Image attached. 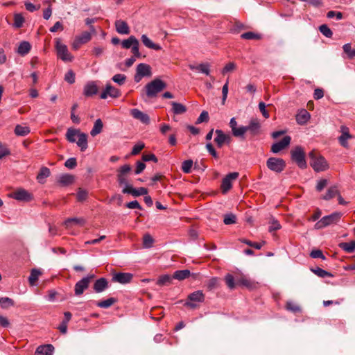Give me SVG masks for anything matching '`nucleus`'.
Segmentation results:
<instances>
[{"mask_svg":"<svg viewBox=\"0 0 355 355\" xmlns=\"http://www.w3.org/2000/svg\"><path fill=\"white\" fill-rule=\"evenodd\" d=\"M342 216L343 213L340 211H335L329 215L324 216L315 223V228L319 230L331 225H336L340 221Z\"/></svg>","mask_w":355,"mask_h":355,"instance_id":"2","label":"nucleus"},{"mask_svg":"<svg viewBox=\"0 0 355 355\" xmlns=\"http://www.w3.org/2000/svg\"><path fill=\"white\" fill-rule=\"evenodd\" d=\"M115 27L118 33L127 35L130 33V28L126 21L123 20H116L115 21Z\"/></svg>","mask_w":355,"mask_h":355,"instance_id":"22","label":"nucleus"},{"mask_svg":"<svg viewBox=\"0 0 355 355\" xmlns=\"http://www.w3.org/2000/svg\"><path fill=\"white\" fill-rule=\"evenodd\" d=\"M92 32L85 31L76 37H78L80 42L85 44L92 39Z\"/></svg>","mask_w":355,"mask_h":355,"instance_id":"50","label":"nucleus"},{"mask_svg":"<svg viewBox=\"0 0 355 355\" xmlns=\"http://www.w3.org/2000/svg\"><path fill=\"white\" fill-rule=\"evenodd\" d=\"M224 280L230 290H234L236 288V286H238L236 283V279H235L234 276L230 273H227L225 276Z\"/></svg>","mask_w":355,"mask_h":355,"instance_id":"31","label":"nucleus"},{"mask_svg":"<svg viewBox=\"0 0 355 355\" xmlns=\"http://www.w3.org/2000/svg\"><path fill=\"white\" fill-rule=\"evenodd\" d=\"M77 165L76 159L75 157H70L64 163V166L69 168L73 169Z\"/></svg>","mask_w":355,"mask_h":355,"instance_id":"64","label":"nucleus"},{"mask_svg":"<svg viewBox=\"0 0 355 355\" xmlns=\"http://www.w3.org/2000/svg\"><path fill=\"white\" fill-rule=\"evenodd\" d=\"M310 116V114L303 109L297 114L296 121L298 124L304 125L309 120Z\"/></svg>","mask_w":355,"mask_h":355,"instance_id":"25","label":"nucleus"},{"mask_svg":"<svg viewBox=\"0 0 355 355\" xmlns=\"http://www.w3.org/2000/svg\"><path fill=\"white\" fill-rule=\"evenodd\" d=\"M339 247L346 252L352 253L355 251V241L340 243Z\"/></svg>","mask_w":355,"mask_h":355,"instance_id":"35","label":"nucleus"},{"mask_svg":"<svg viewBox=\"0 0 355 355\" xmlns=\"http://www.w3.org/2000/svg\"><path fill=\"white\" fill-rule=\"evenodd\" d=\"M291 138L290 136H285L281 141L273 144L271 146V151L273 153H278L291 143Z\"/></svg>","mask_w":355,"mask_h":355,"instance_id":"14","label":"nucleus"},{"mask_svg":"<svg viewBox=\"0 0 355 355\" xmlns=\"http://www.w3.org/2000/svg\"><path fill=\"white\" fill-rule=\"evenodd\" d=\"M241 37L244 40H261L262 38V36L261 34L255 33L254 32H246L243 34H241Z\"/></svg>","mask_w":355,"mask_h":355,"instance_id":"44","label":"nucleus"},{"mask_svg":"<svg viewBox=\"0 0 355 355\" xmlns=\"http://www.w3.org/2000/svg\"><path fill=\"white\" fill-rule=\"evenodd\" d=\"M138 40L133 35H131L128 39L124 40L121 42V46L123 49H130L133 44L137 43Z\"/></svg>","mask_w":355,"mask_h":355,"instance_id":"42","label":"nucleus"},{"mask_svg":"<svg viewBox=\"0 0 355 355\" xmlns=\"http://www.w3.org/2000/svg\"><path fill=\"white\" fill-rule=\"evenodd\" d=\"M209 114L207 111H202L198 118L196 120V123L200 124L203 122H207L209 121Z\"/></svg>","mask_w":355,"mask_h":355,"instance_id":"60","label":"nucleus"},{"mask_svg":"<svg viewBox=\"0 0 355 355\" xmlns=\"http://www.w3.org/2000/svg\"><path fill=\"white\" fill-rule=\"evenodd\" d=\"M64 80L69 84L75 83V73L72 70H69L64 76Z\"/></svg>","mask_w":355,"mask_h":355,"instance_id":"62","label":"nucleus"},{"mask_svg":"<svg viewBox=\"0 0 355 355\" xmlns=\"http://www.w3.org/2000/svg\"><path fill=\"white\" fill-rule=\"evenodd\" d=\"M310 158V165L315 172L326 171L328 168V164L325 158L315 150H311L309 153Z\"/></svg>","mask_w":355,"mask_h":355,"instance_id":"1","label":"nucleus"},{"mask_svg":"<svg viewBox=\"0 0 355 355\" xmlns=\"http://www.w3.org/2000/svg\"><path fill=\"white\" fill-rule=\"evenodd\" d=\"M24 22V18L20 13H16L14 15V24L13 26L15 28H21Z\"/></svg>","mask_w":355,"mask_h":355,"instance_id":"48","label":"nucleus"},{"mask_svg":"<svg viewBox=\"0 0 355 355\" xmlns=\"http://www.w3.org/2000/svg\"><path fill=\"white\" fill-rule=\"evenodd\" d=\"M71 223H74L75 224L82 226L85 223V220L83 218H67L64 222L67 226H69Z\"/></svg>","mask_w":355,"mask_h":355,"instance_id":"52","label":"nucleus"},{"mask_svg":"<svg viewBox=\"0 0 355 355\" xmlns=\"http://www.w3.org/2000/svg\"><path fill=\"white\" fill-rule=\"evenodd\" d=\"M238 172L228 173L222 180L220 188L223 193H226L232 187V181L238 178Z\"/></svg>","mask_w":355,"mask_h":355,"instance_id":"11","label":"nucleus"},{"mask_svg":"<svg viewBox=\"0 0 355 355\" xmlns=\"http://www.w3.org/2000/svg\"><path fill=\"white\" fill-rule=\"evenodd\" d=\"M123 193L130 194L135 197H138L148 193V189L145 187H140L139 189L133 188L132 186H126L122 190Z\"/></svg>","mask_w":355,"mask_h":355,"instance_id":"16","label":"nucleus"},{"mask_svg":"<svg viewBox=\"0 0 355 355\" xmlns=\"http://www.w3.org/2000/svg\"><path fill=\"white\" fill-rule=\"evenodd\" d=\"M41 275V272L37 269H32L31 272V275L28 277V281L31 285H35V282L37 281L39 276Z\"/></svg>","mask_w":355,"mask_h":355,"instance_id":"46","label":"nucleus"},{"mask_svg":"<svg viewBox=\"0 0 355 355\" xmlns=\"http://www.w3.org/2000/svg\"><path fill=\"white\" fill-rule=\"evenodd\" d=\"M131 166L129 164H124L117 170V174L126 175L131 171Z\"/></svg>","mask_w":355,"mask_h":355,"instance_id":"61","label":"nucleus"},{"mask_svg":"<svg viewBox=\"0 0 355 355\" xmlns=\"http://www.w3.org/2000/svg\"><path fill=\"white\" fill-rule=\"evenodd\" d=\"M291 155L292 160L296 163V164L300 168H306L307 166L306 162L305 159V153L301 146H296L294 149L291 151Z\"/></svg>","mask_w":355,"mask_h":355,"instance_id":"5","label":"nucleus"},{"mask_svg":"<svg viewBox=\"0 0 355 355\" xmlns=\"http://www.w3.org/2000/svg\"><path fill=\"white\" fill-rule=\"evenodd\" d=\"M108 287V281L105 277H101L96 279L93 286L94 291L96 293H100L105 291Z\"/></svg>","mask_w":355,"mask_h":355,"instance_id":"19","label":"nucleus"},{"mask_svg":"<svg viewBox=\"0 0 355 355\" xmlns=\"http://www.w3.org/2000/svg\"><path fill=\"white\" fill-rule=\"evenodd\" d=\"M30 132V128L28 126L17 125L15 128V133L17 136H26Z\"/></svg>","mask_w":355,"mask_h":355,"instance_id":"43","label":"nucleus"},{"mask_svg":"<svg viewBox=\"0 0 355 355\" xmlns=\"http://www.w3.org/2000/svg\"><path fill=\"white\" fill-rule=\"evenodd\" d=\"M141 40L144 45L148 49L155 51H159L162 49V46L159 44L153 42L152 40H150L148 37L145 34L141 35Z\"/></svg>","mask_w":355,"mask_h":355,"instance_id":"23","label":"nucleus"},{"mask_svg":"<svg viewBox=\"0 0 355 355\" xmlns=\"http://www.w3.org/2000/svg\"><path fill=\"white\" fill-rule=\"evenodd\" d=\"M55 49L58 58L64 62H71L73 60V57L69 52L67 46L61 43L60 39L55 41Z\"/></svg>","mask_w":355,"mask_h":355,"instance_id":"7","label":"nucleus"},{"mask_svg":"<svg viewBox=\"0 0 355 355\" xmlns=\"http://www.w3.org/2000/svg\"><path fill=\"white\" fill-rule=\"evenodd\" d=\"M133 278V275L130 272H116L112 276V280L121 284L130 283Z\"/></svg>","mask_w":355,"mask_h":355,"instance_id":"12","label":"nucleus"},{"mask_svg":"<svg viewBox=\"0 0 355 355\" xmlns=\"http://www.w3.org/2000/svg\"><path fill=\"white\" fill-rule=\"evenodd\" d=\"M103 127V122L101 119H98L95 121L93 128L90 132V135L92 137H95L102 132Z\"/></svg>","mask_w":355,"mask_h":355,"instance_id":"33","label":"nucleus"},{"mask_svg":"<svg viewBox=\"0 0 355 355\" xmlns=\"http://www.w3.org/2000/svg\"><path fill=\"white\" fill-rule=\"evenodd\" d=\"M116 302H117V300L116 298L110 297V298H107V300L97 302L96 304L97 306H98L100 308L107 309V308L110 307L111 306H112Z\"/></svg>","mask_w":355,"mask_h":355,"instance_id":"37","label":"nucleus"},{"mask_svg":"<svg viewBox=\"0 0 355 355\" xmlns=\"http://www.w3.org/2000/svg\"><path fill=\"white\" fill-rule=\"evenodd\" d=\"M74 181V177L69 174H63L59 178V183L63 186L72 184Z\"/></svg>","mask_w":355,"mask_h":355,"instance_id":"39","label":"nucleus"},{"mask_svg":"<svg viewBox=\"0 0 355 355\" xmlns=\"http://www.w3.org/2000/svg\"><path fill=\"white\" fill-rule=\"evenodd\" d=\"M31 49V46L30 43L26 41H23L18 46L17 53L21 55H25L29 53Z\"/></svg>","mask_w":355,"mask_h":355,"instance_id":"32","label":"nucleus"},{"mask_svg":"<svg viewBox=\"0 0 355 355\" xmlns=\"http://www.w3.org/2000/svg\"><path fill=\"white\" fill-rule=\"evenodd\" d=\"M190 275H191V272L189 270H187V269L179 270L175 271V272L173 273V278L180 280V281H182V280L186 279L188 277H189Z\"/></svg>","mask_w":355,"mask_h":355,"instance_id":"30","label":"nucleus"},{"mask_svg":"<svg viewBox=\"0 0 355 355\" xmlns=\"http://www.w3.org/2000/svg\"><path fill=\"white\" fill-rule=\"evenodd\" d=\"M98 92V87L95 82L89 81L85 84L83 89V94L86 97H89L96 94Z\"/></svg>","mask_w":355,"mask_h":355,"instance_id":"20","label":"nucleus"},{"mask_svg":"<svg viewBox=\"0 0 355 355\" xmlns=\"http://www.w3.org/2000/svg\"><path fill=\"white\" fill-rule=\"evenodd\" d=\"M81 133L78 130L73 128H69L66 133V138L70 143H74L76 141V137H78V134Z\"/></svg>","mask_w":355,"mask_h":355,"instance_id":"36","label":"nucleus"},{"mask_svg":"<svg viewBox=\"0 0 355 355\" xmlns=\"http://www.w3.org/2000/svg\"><path fill=\"white\" fill-rule=\"evenodd\" d=\"M266 166L270 171L279 173L286 168V162L282 158L270 157L267 159Z\"/></svg>","mask_w":355,"mask_h":355,"instance_id":"6","label":"nucleus"},{"mask_svg":"<svg viewBox=\"0 0 355 355\" xmlns=\"http://www.w3.org/2000/svg\"><path fill=\"white\" fill-rule=\"evenodd\" d=\"M112 80L119 85H123L126 80V76L121 73L114 75Z\"/></svg>","mask_w":355,"mask_h":355,"instance_id":"54","label":"nucleus"},{"mask_svg":"<svg viewBox=\"0 0 355 355\" xmlns=\"http://www.w3.org/2000/svg\"><path fill=\"white\" fill-rule=\"evenodd\" d=\"M189 67L193 71H197L207 76L210 73V64L207 62L200 63L198 65L189 64Z\"/></svg>","mask_w":355,"mask_h":355,"instance_id":"21","label":"nucleus"},{"mask_svg":"<svg viewBox=\"0 0 355 355\" xmlns=\"http://www.w3.org/2000/svg\"><path fill=\"white\" fill-rule=\"evenodd\" d=\"M338 193L337 187L332 186L328 189L327 193L322 197V198L325 200H329L338 195Z\"/></svg>","mask_w":355,"mask_h":355,"instance_id":"38","label":"nucleus"},{"mask_svg":"<svg viewBox=\"0 0 355 355\" xmlns=\"http://www.w3.org/2000/svg\"><path fill=\"white\" fill-rule=\"evenodd\" d=\"M172 279L173 276L168 274L161 275L157 281V284L159 286L168 285L171 283Z\"/></svg>","mask_w":355,"mask_h":355,"instance_id":"41","label":"nucleus"},{"mask_svg":"<svg viewBox=\"0 0 355 355\" xmlns=\"http://www.w3.org/2000/svg\"><path fill=\"white\" fill-rule=\"evenodd\" d=\"M343 51L347 54L349 59H353L355 58V48L352 49V45L350 43H347L343 46Z\"/></svg>","mask_w":355,"mask_h":355,"instance_id":"45","label":"nucleus"},{"mask_svg":"<svg viewBox=\"0 0 355 355\" xmlns=\"http://www.w3.org/2000/svg\"><path fill=\"white\" fill-rule=\"evenodd\" d=\"M319 30L323 35L328 38H331L333 35L332 31L326 24H322L320 26Z\"/></svg>","mask_w":355,"mask_h":355,"instance_id":"51","label":"nucleus"},{"mask_svg":"<svg viewBox=\"0 0 355 355\" xmlns=\"http://www.w3.org/2000/svg\"><path fill=\"white\" fill-rule=\"evenodd\" d=\"M216 133V137L214 139V141L216 144V146L218 148H221L225 144V138L226 136V134L220 129H217L215 130Z\"/></svg>","mask_w":355,"mask_h":355,"instance_id":"27","label":"nucleus"},{"mask_svg":"<svg viewBox=\"0 0 355 355\" xmlns=\"http://www.w3.org/2000/svg\"><path fill=\"white\" fill-rule=\"evenodd\" d=\"M341 135L338 137V141L340 144L344 148L348 147L347 140L351 139L352 136L349 133V128L345 125H342L340 127Z\"/></svg>","mask_w":355,"mask_h":355,"instance_id":"18","label":"nucleus"},{"mask_svg":"<svg viewBox=\"0 0 355 355\" xmlns=\"http://www.w3.org/2000/svg\"><path fill=\"white\" fill-rule=\"evenodd\" d=\"M0 306L2 309H8L14 306V301L8 297H0Z\"/></svg>","mask_w":355,"mask_h":355,"instance_id":"47","label":"nucleus"},{"mask_svg":"<svg viewBox=\"0 0 355 355\" xmlns=\"http://www.w3.org/2000/svg\"><path fill=\"white\" fill-rule=\"evenodd\" d=\"M205 300V295L203 293V292L200 290L194 291L191 293H190L188 297L187 300L184 303V306L186 307H188L191 309H196L198 307H199V303L204 302Z\"/></svg>","mask_w":355,"mask_h":355,"instance_id":"4","label":"nucleus"},{"mask_svg":"<svg viewBox=\"0 0 355 355\" xmlns=\"http://www.w3.org/2000/svg\"><path fill=\"white\" fill-rule=\"evenodd\" d=\"M130 114L134 119L140 121L142 123L146 125L150 123V120L149 116L141 110L136 108L132 109Z\"/></svg>","mask_w":355,"mask_h":355,"instance_id":"17","label":"nucleus"},{"mask_svg":"<svg viewBox=\"0 0 355 355\" xmlns=\"http://www.w3.org/2000/svg\"><path fill=\"white\" fill-rule=\"evenodd\" d=\"M166 87V84L163 80L155 78L145 86L146 93L148 97L153 98Z\"/></svg>","mask_w":355,"mask_h":355,"instance_id":"3","label":"nucleus"},{"mask_svg":"<svg viewBox=\"0 0 355 355\" xmlns=\"http://www.w3.org/2000/svg\"><path fill=\"white\" fill-rule=\"evenodd\" d=\"M145 145L143 142H139L135 144L131 151L132 155H136L140 153V151L144 148Z\"/></svg>","mask_w":355,"mask_h":355,"instance_id":"63","label":"nucleus"},{"mask_svg":"<svg viewBox=\"0 0 355 355\" xmlns=\"http://www.w3.org/2000/svg\"><path fill=\"white\" fill-rule=\"evenodd\" d=\"M95 277L94 274H89L86 277L77 282L74 286L75 295L79 296L82 295L85 290H86L91 282Z\"/></svg>","mask_w":355,"mask_h":355,"instance_id":"9","label":"nucleus"},{"mask_svg":"<svg viewBox=\"0 0 355 355\" xmlns=\"http://www.w3.org/2000/svg\"><path fill=\"white\" fill-rule=\"evenodd\" d=\"M53 350L54 347L51 344L41 345L37 348L35 355H52Z\"/></svg>","mask_w":355,"mask_h":355,"instance_id":"24","label":"nucleus"},{"mask_svg":"<svg viewBox=\"0 0 355 355\" xmlns=\"http://www.w3.org/2000/svg\"><path fill=\"white\" fill-rule=\"evenodd\" d=\"M151 75V67L148 64L140 63L137 66L134 80L136 83H139L141 81L142 78L149 77Z\"/></svg>","mask_w":355,"mask_h":355,"instance_id":"8","label":"nucleus"},{"mask_svg":"<svg viewBox=\"0 0 355 355\" xmlns=\"http://www.w3.org/2000/svg\"><path fill=\"white\" fill-rule=\"evenodd\" d=\"M10 197L16 200L22 202H30L33 199V194L22 188L18 189L12 193Z\"/></svg>","mask_w":355,"mask_h":355,"instance_id":"10","label":"nucleus"},{"mask_svg":"<svg viewBox=\"0 0 355 355\" xmlns=\"http://www.w3.org/2000/svg\"><path fill=\"white\" fill-rule=\"evenodd\" d=\"M311 271L315 274L317 276L320 277H322V278H324V277H334V275L331 274V272L324 270V269H322L319 267H317L315 268H311Z\"/></svg>","mask_w":355,"mask_h":355,"instance_id":"40","label":"nucleus"},{"mask_svg":"<svg viewBox=\"0 0 355 355\" xmlns=\"http://www.w3.org/2000/svg\"><path fill=\"white\" fill-rule=\"evenodd\" d=\"M246 127V132H249L252 137L259 135L261 129V124L258 119H252Z\"/></svg>","mask_w":355,"mask_h":355,"instance_id":"13","label":"nucleus"},{"mask_svg":"<svg viewBox=\"0 0 355 355\" xmlns=\"http://www.w3.org/2000/svg\"><path fill=\"white\" fill-rule=\"evenodd\" d=\"M172 112L174 114H182L186 112L187 107L182 103L171 102Z\"/></svg>","mask_w":355,"mask_h":355,"instance_id":"34","label":"nucleus"},{"mask_svg":"<svg viewBox=\"0 0 355 355\" xmlns=\"http://www.w3.org/2000/svg\"><path fill=\"white\" fill-rule=\"evenodd\" d=\"M219 279L218 277L211 278L207 283V288L209 291H212L218 286Z\"/></svg>","mask_w":355,"mask_h":355,"instance_id":"53","label":"nucleus"},{"mask_svg":"<svg viewBox=\"0 0 355 355\" xmlns=\"http://www.w3.org/2000/svg\"><path fill=\"white\" fill-rule=\"evenodd\" d=\"M232 132L234 137L244 138L245 133L246 132V127L243 125L239 128L236 127Z\"/></svg>","mask_w":355,"mask_h":355,"instance_id":"49","label":"nucleus"},{"mask_svg":"<svg viewBox=\"0 0 355 355\" xmlns=\"http://www.w3.org/2000/svg\"><path fill=\"white\" fill-rule=\"evenodd\" d=\"M236 283L238 286H244L249 289H252L254 287V283L244 276L237 278Z\"/></svg>","mask_w":355,"mask_h":355,"instance_id":"29","label":"nucleus"},{"mask_svg":"<svg viewBox=\"0 0 355 355\" xmlns=\"http://www.w3.org/2000/svg\"><path fill=\"white\" fill-rule=\"evenodd\" d=\"M121 95L120 90L110 84H107L104 91L101 94V98L106 99L108 96L117 98Z\"/></svg>","mask_w":355,"mask_h":355,"instance_id":"15","label":"nucleus"},{"mask_svg":"<svg viewBox=\"0 0 355 355\" xmlns=\"http://www.w3.org/2000/svg\"><path fill=\"white\" fill-rule=\"evenodd\" d=\"M153 243V239L150 234H146L143 239V245L146 248L152 247Z\"/></svg>","mask_w":355,"mask_h":355,"instance_id":"59","label":"nucleus"},{"mask_svg":"<svg viewBox=\"0 0 355 355\" xmlns=\"http://www.w3.org/2000/svg\"><path fill=\"white\" fill-rule=\"evenodd\" d=\"M193 166V161L191 159H187L182 162V170L185 173H189L191 171Z\"/></svg>","mask_w":355,"mask_h":355,"instance_id":"55","label":"nucleus"},{"mask_svg":"<svg viewBox=\"0 0 355 355\" xmlns=\"http://www.w3.org/2000/svg\"><path fill=\"white\" fill-rule=\"evenodd\" d=\"M78 139L76 141L77 146L80 147L81 151H85L88 146L87 135L83 132L78 134Z\"/></svg>","mask_w":355,"mask_h":355,"instance_id":"26","label":"nucleus"},{"mask_svg":"<svg viewBox=\"0 0 355 355\" xmlns=\"http://www.w3.org/2000/svg\"><path fill=\"white\" fill-rule=\"evenodd\" d=\"M286 308L287 310L293 312V313H298L300 312V307L293 302H288L286 305Z\"/></svg>","mask_w":355,"mask_h":355,"instance_id":"56","label":"nucleus"},{"mask_svg":"<svg viewBox=\"0 0 355 355\" xmlns=\"http://www.w3.org/2000/svg\"><path fill=\"white\" fill-rule=\"evenodd\" d=\"M223 222L225 225H232L236 223V216L232 213L224 216Z\"/></svg>","mask_w":355,"mask_h":355,"instance_id":"57","label":"nucleus"},{"mask_svg":"<svg viewBox=\"0 0 355 355\" xmlns=\"http://www.w3.org/2000/svg\"><path fill=\"white\" fill-rule=\"evenodd\" d=\"M87 196L88 192L86 190L80 188L78 189L76 195L78 201L83 202L87 199Z\"/></svg>","mask_w":355,"mask_h":355,"instance_id":"58","label":"nucleus"},{"mask_svg":"<svg viewBox=\"0 0 355 355\" xmlns=\"http://www.w3.org/2000/svg\"><path fill=\"white\" fill-rule=\"evenodd\" d=\"M51 174V171L47 167H42L40 170L37 175V180L40 184H44L45 182V179L48 178Z\"/></svg>","mask_w":355,"mask_h":355,"instance_id":"28","label":"nucleus"}]
</instances>
